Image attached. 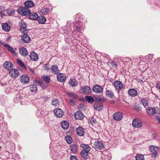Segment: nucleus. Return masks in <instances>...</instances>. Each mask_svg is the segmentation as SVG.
Segmentation results:
<instances>
[{"label":"nucleus","mask_w":160,"mask_h":160,"mask_svg":"<svg viewBox=\"0 0 160 160\" xmlns=\"http://www.w3.org/2000/svg\"><path fill=\"white\" fill-rule=\"evenodd\" d=\"M18 13L23 16H28L30 12V11L28 8L26 7H20L17 10Z\"/></svg>","instance_id":"nucleus-1"},{"label":"nucleus","mask_w":160,"mask_h":160,"mask_svg":"<svg viewBox=\"0 0 160 160\" xmlns=\"http://www.w3.org/2000/svg\"><path fill=\"white\" fill-rule=\"evenodd\" d=\"M20 27V31L22 33H27L28 30L27 29V24L24 22L21 21L19 22Z\"/></svg>","instance_id":"nucleus-2"},{"label":"nucleus","mask_w":160,"mask_h":160,"mask_svg":"<svg viewBox=\"0 0 160 160\" xmlns=\"http://www.w3.org/2000/svg\"><path fill=\"white\" fill-rule=\"evenodd\" d=\"M113 85L116 89L118 91H120L124 87V85L122 82L118 80L115 81L114 82Z\"/></svg>","instance_id":"nucleus-3"},{"label":"nucleus","mask_w":160,"mask_h":160,"mask_svg":"<svg viewBox=\"0 0 160 160\" xmlns=\"http://www.w3.org/2000/svg\"><path fill=\"white\" fill-rule=\"evenodd\" d=\"M92 90L94 92L97 94L101 93L103 91L102 86L98 84L94 85L92 88Z\"/></svg>","instance_id":"nucleus-4"},{"label":"nucleus","mask_w":160,"mask_h":160,"mask_svg":"<svg viewBox=\"0 0 160 160\" xmlns=\"http://www.w3.org/2000/svg\"><path fill=\"white\" fill-rule=\"evenodd\" d=\"M159 149V147L151 145L149 146V150L153 153L152 157H155L158 154V152Z\"/></svg>","instance_id":"nucleus-5"},{"label":"nucleus","mask_w":160,"mask_h":160,"mask_svg":"<svg viewBox=\"0 0 160 160\" xmlns=\"http://www.w3.org/2000/svg\"><path fill=\"white\" fill-rule=\"evenodd\" d=\"M9 74L11 77L15 78L19 76V72L18 70L12 68L10 70Z\"/></svg>","instance_id":"nucleus-6"},{"label":"nucleus","mask_w":160,"mask_h":160,"mask_svg":"<svg viewBox=\"0 0 160 160\" xmlns=\"http://www.w3.org/2000/svg\"><path fill=\"white\" fill-rule=\"evenodd\" d=\"M80 91L81 92L86 94H89L91 92V88L87 86H84L81 87Z\"/></svg>","instance_id":"nucleus-7"},{"label":"nucleus","mask_w":160,"mask_h":160,"mask_svg":"<svg viewBox=\"0 0 160 160\" xmlns=\"http://www.w3.org/2000/svg\"><path fill=\"white\" fill-rule=\"evenodd\" d=\"M158 111V112L155 108L151 107H148L146 110L147 114L149 116L153 115L157 113H158L159 111Z\"/></svg>","instance_id":"nucleus-8"},{"label":"nucleus","mask_w":160,"mask_h":160,"mask_svg":"<svg viewBox=\"0 0 160 160\" xmlns=\"http://www.w3.org/2000/svg\"><path fill=\"white\" fill-rule=\"evenodd\" d=\"M142 125V122L138 119H135L132 123V126L135 128H139L141 127Z\"/></svg>","instance_id":"nucleus-9"},{"label":"nucleus","mask_w":160,"mask_h":160,"mask_svg":"<svg viewBox=\"0 0 160 160\" xmlns=\"http://www.w3.org/2000/svg\"><path fill=\"white\" fill-rule=\"evenodd\" d=\"M20 81L24 84H28L29 82V78L27 75H23L20 76Z\"/></svg>","instance_id":"nucleus-10"},{"label":"nucleus","mask_w":160,"mask_h":160,"mask_svg":"<svg viewBox=\"0 0 160 160\" xmlns=\"http://www.w3.org/2000/svg\"><path fill=\"white\" fill-rule=\"evenodd\" d=\"M55 116L58 118H61L63 115V111L60 108H56L54 110Z\"/></svg>","instance_id":"nucleus-11"},{"label":"nucleus","mask_w":160,"mask_h":160,"mask_svg":"<svg viewBox=\"0 0 160 160\" xmlns=\"http://www.w3.org/2000/svg\"><path fill=\"white\" fill-rule=\"evenodd\" d=\"M95 147L99 149H102L104 148V145L100 141H96L94 143Z\"/></svg>","instance_id":"nucleus-12"},{"label":"nucleus","mask_w":160,"mask_h":160,"mask_svg":"<svg viewBox=\"0 0 160 160\" xmlns=\"http://www.w3.org/2000/svg\"><path fill=\"white\" fill-rule=\"evenodd\" d=\"M122 114L120 112H117L113 115V119L117 121H120L122 119Z\"/></svg>","instance_id":"nucleus-13"},{"label":"nucleus","mask_w":160,"mask_h":160,"mask_svg":"<svg viewBox=\"0 0 160 160\" xmlns=\"http://www.w3.org/2000/svg\"><path fill=\"white\" fill-rule=\"evenodd\" d=\"M74 117L76 119L81 120L83 118L84 116L81 112L78 111L75 112Z\"/></svg>","instance_id":"nucleus-14"},{"label":"nucleus","mask_w":160,"mask_h":160,"mask_svg":"<svg viewBox=\"0 0 160 160\" xmlns=\"http://www.w3.org/2000/svg\"><path fill=\"white\" fill-rule=\"evenodd\" d=\"M70 149L72 153L75 154L77 153L78 149L76 144H73L70 146Z\"/></svg>","instance_id":"nucleus-15"},{"label":"nucleus","mask_w":160,"mask_h":160,"mask_svg":"<svg viewBox=\"0 0 160 160\" xmlns=\"http://www.w3.org/2000/svg\"><path fill=\"white\" fill-rule=\"evenodd\" d=\"M76 30L78 31L79 33H78L79 35H78V38H76V37H75L74 38H75L76 40H77L79 39H84V36L83 34L81 32V27H80L76 26Z\"/></svg>","instance_id":"nucleus-16"},{"label":"nucleus","mask_w":160,"mask_h":160,"mask_svg":"<svg viewBox=\"0 0 160 160\" xmlns=\"http://www.w3.org/2000/svg\"><path fill=\"white\" fill-rule=\"evenodd\" d=\"M2 29L4 31L8 32L11 29V27L7 23H3L2 24Z\"/></svg>","instance_id":"nucleus-17"},{"label":"nucleus","mask_w":160,"mask_h":160,"mask_svg":"<svg viewBox=\"0 0 160 160\" xmlns=\"http://www.w3.org/2000/svg\"><path fill=\"white\" fill-rule=\"evenodd\" d=\"M19 52L23 56L26 57L28 55V53L27 49L24 47L20 48Z\"/></svg>","instance_id":"nucleus-18"},{"label":"nucleus","mask_w":160,"mask_h":160,"mask_svg":"<svg viewBox=\"0 0 160 160\" xmlns=\"http://www.w3.org/2000/svg\"><path fill=\"white\" fill-rule=\"evenodd\" d=\"M29 57L31 60L36 61L38 59V55L34 52H32L29 55Z\"/></svg>","instance_id":"nucleus-19"},{"label":"nucleus","mask_w":160,"mask_h":160,"mask_svg":"<svg viewBox=\"0 0 160 160\" xmlns=\"http://www.w3.org/2000/svg\"><path fill=\"white\" fill-rule=\"evenodd\" d=\"M57 78L58 80L61 82L65 81L66 79L65 75L62 73H60L57 75Z\"/></svg>","instance_id":"nucleus-20"},{"label":"nucleus","mask_w":160,"mask_h":160,"mask_svg":"<svg viewBox=\"0 0 160 160\" xmlns=\"http://www.w3.org/2000/svg\"><path fill=\"white\" fill-rule=\"evenodd\" d=\"M103 105L101 103L96 102L93 106L94 108L98 111L101 110L102 108Z\"/></svg>","instance_id":"nucleus-21"},{"label":"nucleus","mask_w":160,"mask_h":160,"mask_svg":"<svg viewBox=\"0 0 160 160\" xmlns=\"http://www.w3.org/2000/svg\"><path fill=\"white\" fill-rule=\"evenodd\" d=\"M128 93L129 95L132 97H135L138 95V92L134 89H131L128 90Z\"/></svg>","instance_id":"nucleus-22"},{"label":"nucleus","mask_w":160,"mask_h":160,"mask_svg":"<svg viewBox=\"0 0 160 160\" xmlns=\"http://www.w3.org/2000/svg\"><path fill=\"white\" fill-rule=\"evenodd\" d=\"M76 132L77 134L80 136H83L84 133V131L83 129L81 127H78L76 129Z\"/></svg>","instance_id":"nucleus-23"},{"label":"nucleus","mask_w":160,"mask_h":160,"mask_svg":"<svg viewBox=\"0 0 160 160\" xmlns=\"http://www.w3.org/2000/svg\"><path fill=\"white\" fill-rule=\"evenodd\" d=\"M29 17L31 19L35 20H37L38 16L36 12H32L29 14Z\"/></svg>","instance_id":"nucleus-24"},{"label":"nucleus","mask_w":160,"mask_h":160,"mask_svg":"<svg viewBox=\"0 0 160 160\" xmlns=\"http://www.w3.org/2000/svg\"><path fill=\"white\" fill-rule=\"evenodd\" d=\"M61 125L62 128L66 130L68 128L69 124L68 121H63L61 122Z\"/></svg>","instance_id":"nucleus-25"},{"label":"nucleus","mask_w":160,"mask_h":160,"mask_svg":"<svg viewBox=\"0 0 160 160\" xmlns=\"http://www.w3.org/2000/svg\"><path fill=\"white\" fill-rule=\"evenodd\" d=\"M89 152L85 151V150H82L81 152V155L83 158H88Z\"/></svg>","instance_id":"nucleus-26"},{"label":"nucleus","mask_w":160,"mask_h":160,"mask_svg":"<svg viewBox=\"0 0 160 160\" xmlns=\"http://www.w3.org/2000/svg\"><path fill=\"white\" fill-rule=\"evenodd\" d=\"M4 68L7 70H10L12 67V64L9 61H6L3 64Z\"/></svg>","instance_id":"nucleus-27"},{"label":"nucleus","mask_w":160,"mask_h":160,"mask_svg":"<svg viewBox=\"0 0 160 160\" xmlns=\"http://www.w3.org/2000/svg\"><path fill=\"white\" fill-rule=\"evenodd\" d=\"M25 7L27 8L32 7L34 5L33 2L31 1H27L24 2Z\"/></svg>","instance_id":"nucleus-28"},{"label":"nucleus","mask_w":160,"mask_h":160,"mask_svg":"<svg viewBox=\"0 0 160 160\" xmlns=\"http://www.w3.org/2000/svg\"><path fill=\"white\" fill-rule=\"evenodd\" d=\"M5 47L11 53H12L14 55H16V52L8 44H4V45Z\"/></svg>","instance_id":"nucleus-29"},{"label":"nucleus","mask_w":160,"mask_h":160,"mask_svg":"<svg viewBox=\"0 0 160 160\" xmlns=\"http://www.w3.org/2000/svg\"><path fill=\"white\" fill-rule=\"evenodd\" d=\"M51 70L52 72L55 74H56L59 72L58 67L56 65H53L51 68Z\"/></svg>","instance_id":"nucleus-30"},{"label":"nucleus","mask_w":160,"mask_h":160,"mask_svg":"<svg viewBox=\"0 0 160 160\" xmlns=\"http://www.w3.org/2000/svg\"><path fill=\"white\" fill-rule=\"evenodd\" d=\"M50 9L48 8H44L42 9L40 11V13L42 15H46L49 12Z\"/></svg>","instance_id":"nucleus-31"},{"label":"nucleus","mask_w":160,"mask_h":160,"mask_svg":"<svg viewBox=\"0 0 160 160\" xmlns=\"http://www.w3.org/2000/svg\"><path fill=\"white\" fill-rule=\"evenodd\" d=\"M69 84L72 87H75L77 85L78 83L74 79L72 78L70 79Z\"/></svg>","instance_id":"nucleus-32"},{"label":"nucleus","mask_w":160,"mask_h":160,"mask_svg":"<svg viewBox=\"0 0 160 160\" xmlns=\"http://www.w3.org/2000/svg\"><path fill=\"white\" fill-rule=\"evenodd\" d=\"M37 20L39 23L41 24L44 23L46 21L45 18L42 16H38Z\"/></svg>","instance_id":"nucleus-33"},{"label":"nucleus","mask_w":160,"mask_h":160,"mask_svg":"<svg viewBox=\"0 0 160 160\" xmlns=\"http://www.w3.org/2000/svg\"><path fill=\"white\" fill-rule=\"evenodd\" d=\"M85 99L89 103H92L94 101V99L91 96H86L85 97Z\"/></svg>","instance_id":"nucleus-34"},{"label":"nucleus","mask_w":160,"mask_h":160,"mask_svg":"<svg viewBox=\"0 0 160 160\" xmlns=\"http://www.w3.org/2000/svg\"><path fill=\"white\" fill-rule=\"evenodd\" d=\"M30 90L33 92H36L37 90V85H32L29 86Z\"/></svg>","instance_id":"nucleus-35"},{"label":"nucleus","mask_w":160,"mask_h":160,"mask_svg":"<svg viewBox=\"0 0 160 160\" xmlns=\"http://www.w3.org/2000/svg\"><path fill=\"white\" fill-rule=\"evenodd\" d=\"M141 102L144 107H145L148 106V102L145 98H141Z\"/></svg>","instance_id":"nucleus-36"},{"label":"nucleus","mask_w":160,"mask_h":160,"mask_svg":"<svg viewBox=\"0 0 160 160\" xmlns=\"http://www.w3.org/2000/svg\"><path fill=\"white\" fill-rule=\"evenodd\" d=\"M23 35L21 36L22 40H31L30 38L27 33H23Z\"/></svg>","instance_id":"nucleus-37"},{"label":"nucleus","mask_w":160,"mask_h":160,"mask_svg":"<svg viewBox=\"0 0 160 160\" xmlns=\"http://www.w3.org/2000/svg\"><path fill=\"white\" fill-rule=\"evenodd\" d=\"M65 139L67 142L69 144H71L72 142V137L69 135H67L65 137Z\"/></svg>","instance_id":"nucleus-38"},{"label":"nucleus","mask_w":160,"mask_h":160,"mask_svg":"<svg viewBox=\"0 0 160 160\" xmlns=\"http://www.w3.org/2000/svg\"><path fill=\"white\" fill-rule=\"evenodd\" d=\"M67 95L68 97L71 98L73 99H76L77 98V96L76 94L72 92H68L67 93Z\"/></svg>","instance_id":"nucleus-39"},{"label":"nucleus","mask_w":160,"mask_h":160,"mask_svg":"<svg viewBox=\"0 0 160 160\" xmlns=\"http://www.w3.org/2000/svg\"><path fill=\"white\" fill-rule=\"evenodd\" d=\"M106 94L107 96L110 98H113L114 97V95L112 92L108 90H107Z\"/></svg>","instance_id":"nucleus-40"},{"label":"nucleus","mask_w":160,"mask_h":160,"mask_svg":"<svg viewBox=\"0 0 160 160\" xmlns=\"http://www.w3.org/2000/svg\"><path fill=\"white\" fill-rule=\"evenodd\" d=\"M59 102L57 98L54 99L52 102V104L55 107L59 105Z\"/></svg>","instance_id":"nucleus-41"},{"label":"nucleus","mask_w":160,"mask_h":160,"mask_svg":"<svg viewBox=\"0 0 160 160\" xmlns=\"http://www.w3.org/2000/svg\"><path fill=\"white\" fill-rule=\"evenodd\" d=\"M82 147L83 148V150H85V151L89 152L90 150V148L88 145L82 144Z\"/></svg>","instance_id":"nucleus-42"},{"label":"nucleus","mask_w":160,"mask_h":160,"mask_svg":"<svg viewBox=\"0 0 160 160\" xmlns=\"http://www.w3.org/2000/svg\"><path fill=\"white\" fill-rule=\"evenodd\" d=\"M42 79L44 81L47 83H49L50 81V78L48 76H44L42 77Z\"/></svg>","instance_id":"nucleus-43"},{"label":"nucleus","mask_w":160,"mask_h":160,"mask_svg":"<svg viewBox=\"0 0 160 160\" xmlns=\"http://www.w3.org/2000/svg\"><path fill=\"white\" fill-rule=\"evenodd\" d=\"M136 160H144L143 156L138 154L136 156Z\"/></svg>","instance_id":"nucleus-44"},{"label":"nucleus","mask_w":160,"mask_h":160,"mask_svg":"<svg viewBox=\"0 0 160 160\" xmlns=\"http://www.w3.org/2000/svg\"><path fill=\"white\" fill-rule=\"evenodd\" d=\"M109 63L110 65L113 68H116L117 66V65L114 62V61L112 60L110 61Z\"/></svg>","instance_id":"nucleus-45"},{"label":"nucleus","mask_w":160,"mask_h":160,"mask_svg":"<svg viewBox=\"0 0 160 160\" xmlns=\"http://www.w3.org/2000/svg\"><path fill=\"white\" fill-rule=\"evenodd\" d=\"M20 100L19 95H16L15 97L13 99V102L15 103H18Z\"/></svg>","instance_id":"nucleus-46"},{"label":"nucleus","mask_w":160,"mask_h":160,"mask_svg":"<svg viewBox=\"0 0 160 160\" xmlns=\"http://www.w3.org/2000/svg\"><path fill=\"white\" fill-rule=\"evenodd\" d=\"M134 109L137 111H139L141 110V108L138 105H134Z\"/></svg>","instance_id":"nucleus-47"},{"label":"nucleus","mask_w":160,"mask_h":160,"mask_svg":"<svg viewBox=\"0 0 160 160\" xmlns=\"http://www.w3.org/2000/svg\"><path fill=\"white\" fill-rule=\"evenodd\" d=\"M97 100L100 102H105L106 101V100L103 97H100L97 98Z\"/></svg>","instance_id":"nucleus-48"},{"label":"nucleus","mask_w":160,"mask_h":160,"mask_svg":"<svg viewBox=\"0 0 160 160\" xmlns=\"http://www.w3.org/2000/svg\"><path fill=\"white\" fill-rule=\"evenodd\" d=\"M17 62L18 64L22 67H25V65L23 62L20 59H18L17 60Z\"/></svg>","instance_id":"nucleus-49"},{"label":"nucleus","mask_w":160,"mask_h":160,"mask_svg":"<svg viewBox=\"0 0 160 160\" xmlns=\"http://www.w3.org/2000/svg\"><path fill=\"white\" fill-rule=\"evenodd\" d=\"M7 82L4 79H2L0 81V84L2 86H3L6 84Z\"/></svg>","instance_id":"nucleus-50"},{"label":"nucleus","mask_w":160,"mask_h":160,"mask_svg":"<svg viewBox=\"0 0 160 160\" xmlns=\"http://www.w3.org/2000/svg\"><path fill=\"white\" fill-rule=\"evenodd\" d=\"M89 123H91L92 125H93L96 122V120H94L93 118L89 120Z\"/></svg>","instance_id":"nucleus-51"},{"label":"nucleus","mask_w":160,"mask_h":160,"mask_svg":"<svg viewBox=\"0 0 160 160\" xmlns=\"http://www.w3.org/2000/svg\"><path fill=\"white\" fill-rule=\"evenodd\" d=\"M70 160H78L77 158L75 156H71L70 158Z\"/></svg>","instance_id":"nucleus-52"},{"label":"nucleus","mask_w":160,"mask_h":160,"mask_svg":"<svg viewBox=\"0 0 160 160\" xmlns=\"http://www.w3.org/2000/svg\"><path fill=\"white\" fill-rule=\"evenodd\" d=\"M155 62L158 65H160V58H158L157 59L155 60Z\"/></svg>","instance_id":"nucleus-53"},{"label":"nucleus","mask_w":160,"mask_h":160,"mask_svg":"<svg viewBox=\"0 0 160 160\" xmlns=\"http://www.w3.org/2000/svg\"><path fill=\"white\" fill-rule=\"evenodd\" d=\"M48 64H46L45 65L44 69L46 70H48L49 69V68L48 67Z\"/></svg>","instance_id":"nucleus-54"},{"label":"nucleus","mask_w":160,"mask_h":160,"mask_svg":"<svg viewBox=\"0 0 160 160\" xmlns=\"http://www.w3.org/2000/svg\"><path fill=\"white\" fill-rule=\"evenodd\" d=\"M156 87L160 91V84L159 83H157L156 85Z\"/></svg>","instance_id":"nucleus-55"},{"label":"nucleus","mask_w":160,"mask_h":160,"mask_svg":"<svg viewBox=\"0 0 160 160\" xmlns=\"http://www.w3.org/2000/svg\"><path fill=\"white\" fill-rule=\"evenodd\" d=\"M69 101L71 104H72L73 105H74L75 102L73 100H72V99H70L69 100Z\"/></svg>","instance_id":"nucleus-56"},{"label":"nucleus","mask_w":160,"mask_h":160,"mask_svg":"<svg viewBox=\"0 0 160 160\" xmlns=\"http://www.w3.org/2000/svg\"><path fill=\"white\" fill-rule=\"evenodd\" d=\"M156 118L158 120V122L160 124V117L158 116H156Z\"/></svg>","instance_id":"nucleus-57"},{"label":"nucleus","mask_w":160,"mask_h":160,"mask_svg":"<svg viewBox=\"0 0 160 160\" xmlns=\"http://www.w3.org/2000/svg\"><path fill=\"white\" fill-rule=\"evenodd\" d=\"M36 83H37L38 85H41L42 84L41 82H40L39 81H36Z\"/></svg>","instance_id":"nucleus-58"},{"label":"nucleus","mask_w":160,"mask_h":160,"mask_svg":"<svg viewBox=\"0 0 160 160\" xmlns=\"http://www.w3.org/2000/svg\"><path fill=\"white\" fill-rule=\"evenodd\" d=\"M25 43H28L30 42V41H23Z\"/></svg>","instance_id":"nucleus-59"},{"label":"nucleus","mask_w":160,"mask_h":160,"mask_svg":"<svg viewBox=\"0 0 160 160\" xmlns=\"http://www.w3.org/2000/svg\"><path fill=\"white\" fill-rule=\"evenodd\" d=\"M44 101H45L47 100L48 99V98L47 97H46V98H44Z\"/></svg>","instance_id":"nucleus-60"},{"label":"nucleus","mask_w":160,"mask_h":160,"mask_svg":"<svg viewBox=\"0 0 160 160\" xmlns=\"http://www.w3.org/2000/svg\"><path fill=\"white\" fill-rule=\"evenodd\" d=\"M9 38L7 39V40H9V39H11L12 36H9Z\"/></svg>","instance_id":"nucleus-61"},{"label":"nucleus","mask_w":160,"mask_h":160,"mask_svg":"<svg viewBox=\"0 0 160 160\" xmlns=\"http://www.w3.org/2000/svg\"><path fill=\"white\" fill-rule=\"evenodd\" d=\"M30 71L32 72H33L34 71L32 69H30Z\"/></svg>","instance_id":"nucleus-62"},{"label":"nucleus","mask_w":160,"mask_h":160,"mask_svg":"<svg viewBox=\"0 0 160 160\" xmlns=\"http://www.w3.org/2000/svg\"><path fill=\"white\" fill-rule=\"evenodd\" d=\"M75 31H73L72 32V34H75Z\"/></svg>","instance_id":"nucleus-63"}]
</instances>
